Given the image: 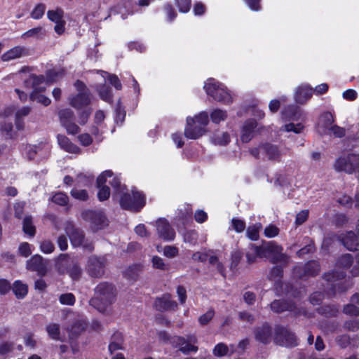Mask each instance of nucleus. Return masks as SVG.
<instances>
[{
	"label": "nucleus",
	"instance_id": "13d9d810",
	"mask_svg": "<svg viewBox=\"0 0 359 359\" xmlns=\"http://www.w3.org/2000/svg\"><path fill=\"white\" fill-rule=\"evenodd\" d=\"M32 246L28 243L25 242L21 243L18 249L20 254L25 257H27L32 252Z\"/></svg>",
	"mask_w": 359,
	"mask_h": 359
},
{
	"label": "nucleus",
	"instance_id": "37998d69",
	"mask_svg": "<svg viewBox=\"0 0 359 359\" xmlns=\"http://www.w3.org/2000/svg\"><path fill=\"white\" fill-rule=\"evenodd\" d=\"M151 264L153 268L161 271H166L169 269V264H166L163 259L158 256H154L151 258Z\"/></svg>",
	"mask_w": 359,
	"mask_h": 359
},
{
	"label": "nucleus",
	"instance_id": "4d7b16f0",
	"mask_svg": "<svg viewBox=\"0 0 359 359\" xmlns=\"http://www.w3.org/2000/svg\"><path fill=\"white\" fill-rule=\"evenodd\" d=\"M99 94L100 97L107 102H110L111 100V90L106 86H102L99 90Z\"/></svg>",
	"mask_w": 359,
	"mask_h": 359
},
{
	"label": "nucleus",
	"instance_id": "680f3d73",
	"mask_svg": "<svg viewBox=\"0 0 359 359\" xmlns=\"http://www.w3.org/2000/svg\"><path fill=\"white\" fill-rule=\"evenodd\" d=\"M163 255L169 258H172L178 255V249L175 246L167 245L163 249Z\"/></svg>",
	"mask_w": 359,
	"mask_h": 359
},
{
	"label": "nucleus",
	"instance_id": "8fccbe9b",
	"mask_svg": "<svg viewBox=\"0 0 359 359\" xmlns=\"http://www.w3.org/2000/svg\"><path fill=\"white\" fill-rule=\"evenodd\" d=\"M140 271V266L135 265L131 267H129L125 271V276L129 279L135 280L138 277Z\"/></svg>",
	"mask_w": 359,
	"mask_h": 359
},
{
	"label": "nucleus",
	"instance_id": "c85d7f7f",
	"mask_svg": "<svg viewBox=\"0 0 359 359\" xmlns=\"http://www.w3.org/2000/svg\"><path fill=\"white\" fill-rule=\"evenodd\" d=\"M46 331L50 339L54 341H63L64 339L61 334L60 325L51 323L46 326Z\"/></svg>",
	"mask_w": 359,
	"mask_h": 359
},
{
	"label": "nucleus",
	"instance_id": "6ab92c4d",
	"mask_svg": "<svg viewBox=\"0 0 359 359\" xmlns=\"http://www.w3.org/2000/svg\"><path fill=\"white\" fill-rule=\"evenodd\" d=\"M26 267L28 270L37 272L40 276L46 273V263L39 255H35L27 260Z\"/></svg>",
	"mask_w": 359,
	"mask_h": 359
},
{
	"label": "nucleus",
	"instance_id": "412c9836",
	"mask_svg": "<svg viewBox=\"0 0 359 359\" xmlns=\"http://www.w3.org/2000/svg\"><path fill=\"white\" fill-rule=\"evenodd\" d=\"M262 151V155L266 157L270 161H280L282 153L280 149L271 144H265L260 146Z\"/></svg>",
	"mask_w": 359,
	"mask_h": 359
},
{
	"label": "nucleus",
	"instance_id": "1a4fd4ad",
	"mask_svg": "<svg viewBox=\"0 0 359 359\" xmlns=\"http://www.w3.org/2000/svg\"><path fill=\"white\" fill-rule=\"evenodd\" d=\"M30 81L32 83L33 91L30 94V100L32 101H36L39 103L44 106H48L50 104V100L42 95L39 94L40 92L43 91L45 90L44 86H39L40 84L43 83L44 81V78L43 76H30Z\"/></svg>",
	"mask_w": 359,
	"mask_h": 359
},
{
	"label": "nucleus",
	"instance_id": "7c9ffc66",
	"mask_svg": "<svg viewBox=\"0 0 359 359\" xmlns=\"http://www.w3.org/2000/svg\"><path fill=\"white\" fill-rule=\"evenodd\" d=\"M344 312L351 316H359V297L354 294L351 298V304L344 308Z\"/></svg>",
	"mask_w": 359,
	"mask_h": 359
},
{
	"label": "nucleus",
	"instance_id": "79ce46f5",
	"mask_svg": "<svg viewBox=\"0 0 359 359\" xmlns=\"http://www.w3.org/2000/svg\"><path fill=\"white\" fill-rule=\"evenodd\" d=\"M353 263V257L351 254L341 256L337 261V267L339 269H347Z\"/></svg>",
	"mask_w": 359,
	"mask_h": 359
},
{
	"label": "nucleus",
	"instance_id": "0eeeda50",
	"mask_svg": "<svg viewBox=\"0 0 359 359\" xmlns=\"http://www.w3.org/2000/svg\"><path fill=\"white\" fill-rule=\"evenodd\" d=\"M74 86L78 91V94L70 97L69 102L74 108L79 109L90 104V93L85 84L80 81H76Z\"/></svg>",
	"mask_w": 359,
	"mask_h": 359
},
{
	"label": "nucleus",
	"instance_id": "a878e982",
	"mask_svg": "<svg viewBox=\"0 0 359 359\" xmlns=\"http://www.w3.org/2000/svg\"><path fill=\"white\" fill-rule=\"evenodd\" d=\"M334 122V116L332 113L325 111L323 113L318 122V128L319 132L325 133L326 130H330Z\"/></svg>",
	"mask_w": 359,
	"mask_h": 359
},
{
	"label": "nucleus",
	"instance_id": "423d86ee",
	"mask_svg": "<svg viewBox=\"0 0 359 359\" xmlns=\"http://www.w3.org/2000/svg\"><path fill=\"white\" fill-rule=\"evenodd\" d=\"M144 196L142 193L135 190L123 193L120 198L121 206L126 210L139 211L144 207Z\"/></svg>",
	"mask_w": 359,
	"mask_h": 359
},
{
	"label": "nucleus",
	"instance_id": "69168bd1",
	"mask_svg": "<svg viewBox=\"0 0 359 359\" xmlns=\"http://www.w3.org/2000/svg\"><path fill=\"white\" fill-rule=\"evenodd\" d=\"M14 349V344L12 342H4L0 344V355H5L12 352Z\"/></svg>",
	"mask_w": 359,
	"mask_h": 359
},
{
	"label": "nucleus",
	"instance_id": "3c124183",
	"mask_svg": "<svg viewBox=\"0 0 359 359\" xmlns=\"http://www.w3.org/2000/svg\"><path fill=\"white\" fill-rule=\"evenodd\" d=\"M59 300L62 304L72 306L75 303V297L72 293H65L60 296Z\"/></svg>",
	"mask_w": 359,
	"mask_h": 359
},
{
	"label": "nucleus",
	"instance_id": "f257e3e1",
	"mask_svg": "<svg viewBox=\"0 0 359 359\" xmlns=\"http://www.w3.org/2000/svg\"><path fill=\"white\" fill-rule=\"evenodd\" d=\"M116 294L114 287L107 283H100L95 289V296L90 300V304L104 313L115 301Z\"/></svg>",
	"mask_w": 359,
	"mask_h": 359
},
{
	"label": "nucleus",
	"instance_id": "2eb2a0df",
	"mask_svg": "<svg viewBox=\"0 0 359 359\" xmlns=\"http://www.w3.org/2000/svg\"><path fill=\"white\" fill-rule=\"evenodd\" d=\"M105 259L92 256L88 259L87 271L92 277H101L104 273Z\"/></svg>",
	"mask_w": 359,
	"mask_h": 359
},
{
	"label": "nucleus",
	"instance_id": "c03bdc74",
	"mask_svg": "<svg viewBox=\"0 0 359 359\" xmlns=\"http://www.w3.org/2000/svg\"><path fill=\"white\" fill-rule=\"evenodd\" d=\"M46 9V6L45 4H38L31 12L30 15L34 20H39L43 16Z\"/></svg>",
	"mask_w": 359,
	"mask_h": 359
},
{
	"label": "nucleus",
	"instance_id": "c9c22d12",
	"mask_svg": "<svg viewBox=\"0 0 359 359\" xmlns=\"http://www.w3.org/2000/svg\"><path fill=\"white\" fill-rule=\"evenodd\" d=\"M65 74V71L62 68H53L47 72V81L55 82L61 79Z\"/></svg>",
	"mask_w": 359,
	"mask_h": 359
},
{
	"label": "nucleus",
	"instance_id": "5fc2aeb1",
	"mask_svg": "<svg viewBox=\"0 0 359 359\" xmlns=\"http://www.w3.org/2000/svg\"><path fill=\"white\" fill-rule=\"evenodd\" d=\"M253 248H261L260 246H256L255 245H251L249 247L248 251L246 253V258L248 260V262L249 264L254 263L257 257L262 258L261 255H257V253L253 252Z\"/></svg>",
	"mask_w": 359,
	"mask_h": 359
},
{
	"label": "nucleus",
	"instance_id": "cd10ccee",
	"mask_svg": "<svg viewBox=\"0 0 359 359\" xmlns=\"http://www.w3.org/2000/svg\"><path fill=\"white\" fill-rule=\"evenodd\" d=\"M86 327V322L85 319L79 317L72 323L71 327L68 328L70 337H76L81 334Z\"/></svg>",
	"mask_w": 359,
	"mask_h": 359
},
{
	"label": "nucleus",
	"instance_id": "09e8293b",
	"mask_svg": "<svg viewBox=\"0 0 359 359\" xmlns=\"http://www.w3.org/2000/svg\"><path fill=\"white\" fill-rule=\"evenodd\" d=\"M229 352V348L227 346L223 343H219L217 344L214 349L213 353L215 355L218 357H222L227 355Z\"/></svg>",
	"mask_w": 359,
	"mask_h": 359
},
{
	"label": "nucleus",
	"instance_id": "e2e57ef3",
	"mask_svg": "<svg viewBox=\"0 0 359 359\" xmlns=\"http://www.w3.org/2000/svg\"><path fill=\"white\" fill-rule=\"evenodd\" d=\"M77 139L79 143L84 147L90 145L93 142V138L88 133L81 134L77 137Z\"/></svg>",
	"mask_w": 359,
	"mask_h": 359
},
{
	"label": "nucleus",
	"instance_id": "dca6fc26",
	"mask_svg": "<svg viewBox=\"0 0 359 359\" xmlns=\"http://www.w3.org/2000/svg\"><path fill=\"white\" fill-rule=\"evenodd\" d=\"M111 177V171L105 170L97 179V187L99 189L97 197L101 201L107 200L110 196L109 188L104 185V184L107 182V177Z\"/></svg>",
	"mask_w": 359,
	"mask_h": 359
},
{
	"label": "nucleus",
	"instance_id": "393cba45",
	"mask_svg": "<svg viewBox=\"0 0 359 359\" xmlns=\"http://www.w3.org/2000/svg\"><path fill=\"white\" fill-rule=\"evenodd\" d=\"M255 335L257 341L263 344H268L271 341V328L267 325H264L256 329Z\"/></svg>",
	"mask_w": 359,
	"mask_h": 359
},
{
	"label": "nucleus",
	"instance_id": "bb28decb",
	"mask_svg": "<svg viewBox=\"0 0 359 359\" xmlns=\"http://www.w3.org/2000/svg\"><path fill=\"white\" fill-rule=\"evenodd\" d=\"M313 89L307 86L302 85L298 87L295 93L296 101L303 104L306 102L312 95Z\"/></svg>",
	"mask_w": 359,
	"mask_h": 359
},
{
	"label": "nucleus",
	"instance_id": "b1692460",
	"mask_svg": "<svg viewBox=\"0 0 359 359\" xmlns=\"http://www.w3.org/2000/svg\"><path fill=\"white\" fill-rule=\"evenodd\" d=\"M257 127L255 121L251 119L245 122L241 130V139L243 142H248L254 136L255 128Z\"/></svg>",
	"mask_w": 359,
	"mask_h": 359
},
{
	"label": "nucleus",
	"instance_id": "f8f14e48",
	"mask_svg": "<svg viewBox=\"0 0 359 359\" xmlns=\"http://www.w3.org/2000/svg\"><path fill=\"white\" fill-rule=\"evenodd\" d=\"M65 231L69 237L72 245L75 247L82 246L89 250L93 249L92 244L87 243L84 241L83 233L81 231L74 229V226L71 223L67 224Z\"/></svg>",
	"mask_w": 359,
	"mask_h": 359
},
{
	"label": "nucleus",
	"instance_id": "9b49d317",
	"mask_svg": "<svg viewBox=\"0 0 359 359\" xmlns=\"http://www.w3.org/2000/svg\"><path fill=\"white\" fill-rule=\"evenodd\" d=\"M58 115L62 126L69 135H75L79 132V127L74 123V115L71 109H62Z\"/></svg>",
	"mask_w": 359,
	"mask_h": 359
},
{
	"label": "nucleus",
	"instance_id": "c756f323",
	"mask_svg": "<svg viewBox=\"0 0 359 359\" xmlns=\"http://www.w3.org/2000/svg\"><path fill=\"white\" fill-rule=\"evenodd\" d=\"M25 48L22 46H15L8 50L1 55V60L4 62H8L17 58H20L25 53Z\"/></svg>",
	"mask_w": 359,
	"mask_h": 359
},
{
	"label": "nucleus",
	"instance_id": "ea45409f",
	"mask_svg": "<svg viewBox=\"0 0 359 359\" xmlns=\"http://www.w3.org/2000/svg\"><path fill=\"white\" fill-rule=\"evenodd\" d=\"M22 229L25 233L34 236L36 232L35 226L33 225L32 218L26 217L23 220Z\"/></svg>",
	"mask_w": 359,
	"mask_h": 359
},
{
	"label": "nucleus",
	"instance_id": "4be33fe9",
	"mask_svg": "<svg viewBox=\"0 0 359 359\" xmlns=\"http://www.w3.org/2000/svg\"><path fill=\"white\" fill-rule=\"evenodd\" d=\"M155 306L158 310L163 311L175 309L177 306V304L171 299L170 294H166L162 297L156 299Z\"/></svg>",
	"mask_w": 359,
	"mask_h": 359
},
{
	"label": "nucleus",
	"instance_id": "052dcab7",
	"mask_svg": "<svg viewBox=\"0 0 359 359\" xmlns=\"http://www.w3.org/2000/svg\"><path fill=\"white\" fill-rule=\"evenodd\" d=\"M279 229L276 226L270 224L264 229V236L267 238H273L278 234Z\"/></svg>",
	"mask_w": 359,
	"mask_h": 359
},
{
	"label": "nucleus",
	"instance_id": "603ef678",
	"mask_svg": "<svg viewBox=\"0 0 359 359\" xmlns=\"http://www.w3.org/2000/svg\"><path fill=\"white\" fill-rule=\"evenodd\" d=\"M71 195L74 198L80 201H86L88 197V193L86 190L79 189L76 188H74L71 191Z\"/></svg>",
	"mask_w": 359,
	"mask_h": 359
},
{
	"label": "nucleus",
	"instance_id": "4c0bfd02",
	"mask_svg": "<svg viewBox=\"0 0 359 359\" xmlns=\"http://www.w3.org/2000/svg\"><path fill=\"white\" fill-rule=\"evenodd\" d=\"M112 339L113 341L109 345V351L111 353L123 348V339L121 334H114Z\"/></svg>",
	"mask_w": 359,
	"mask_h": 359
},
{
	"label": "nucleus",
	"instance_id": "864d4df0",
	"mask_svg": "<svg viewBox=\"0 0 359 359\" xmlns=\"http://www.w3.org/2000/svg\"><path fill=\"white\" fill-rule=\"evenodd\" d=\"M39 147L36 145H27L25 147V153L27 157L30 160L34 158L36 154L39 152Z\"/></svg>",
	"mask_w": 359,
	"mask_h": 359
},
{
	"label": "nucleus",
	"instance_id": "4468645a",
	"mask_svg": "<svg viewBox=\"0 0 359 359\" xmlns=\"http://www.w3.org/2000/svg\"><path fill=\"white\" fill-rule=\"evenodd\" d=\"M345 275L344 271L339 272L337 271H333L331 273L324 275V278L327 282V287H330L334 294L337 292H342L347 289L346 287H343L341 285V280L345 277Z\"/></svg>",
	"mask_w": 359,
	"mask_h": 359
},
{
	"label": "nucleus",
	"instance_id": "72a5a7b5",
	"mask_svg": "<svg viewBox=\"0 0 359 359\" xmlns=\"http://www.w3.org/2000/svg\"><path fill=\"white\" fill-rule=\"evenodd\" d=\"M262 229V224L259 222L255 223L248 226L246 231V235L248 238L252 241H257L259 238V231Z\"/></svg>",
	"mask_w": 359,
	"mask_h": 359
},
{
	"label": "nucleus",
	"instance_id": "de8ad7c7",
	"mask_svg": "<svg viewBox=\"0 0 359 359\" xmlns=\"http://www.w3.org/2000/svg\"><path fill=\"white\" fill-rule=\"evenodd\" d=\"M52 201L59 205H65L69 201V197L64 193H56L52 197Z\"/></svg>",
	"mask_w": 359,
	"mask_h": 359
},
{
	"label": "nucleus",
	"instance_id": "a211bd4d",
	"mask_svg": "<svg viewBox=\"0 0 359 359\" xmlns=\"http://www.w3.org/2000/svg\"><path fill=\"white\" fill-rule=\"evenodd\" d=\"M338 240L348 250L355 251L359 249V238L352 231L341 233Z\"/></svg>",
	"mask_w": 359,
	"mask_h": 359
},
{
	"label": "nucleus",
	"instance_id": "774afa93",
	"mask_svg": "<svg viewBox=\"0 0 359 359\" xmlns=\"http://www.w3.org/2000/svg\"><path fill=\"white\" fill-rule=\"evenodd\" d=\"M24 343L26 346L34 348L36 346V341L34 338V334L28 333L24 337Z\"/></svg>",
	"mask_w": 359,
	"mask_h": 359
},
{
	"label": "nucleus",
	"instance_id": "7ed1b4c3",
	"mask_svg": "<svg viewBox=\"0 0 359 359\" xmlns=\"http://www.w3.org/2000/svg\"><path fill=\"white\" fill-rule=\"evenodd\" d=\"M261 248H253V252L261 255L262 257L268 258L273 263H287L289 257L282 252L283 248L273 241L268 242Z\"/></svg>",
	"mask_w": 359,
	"mask_h": 359
},
{
	"label": "nucleus",
	"instance_id": "49530a36",
	"mask_svg": "<svg viewBox=\"0 0 359 359\" xmlns=\"http://www.w3.org/2000/svg\"><path fill=\"white\" fill-rule=\"evenodd\" d=\"M48 18L56 23L62 20L63 12L60 9L50 10L47 12Z\"/></svg>",
	"mask_w": 359,
	"mask_h": 359
},
{
	"label": "nucleus",
	"instance_id": "2f4dec72",
	"mask_svg": "<svg viewBox=\"0 0 359 359\" xmlns=\"http://www.w3.org/2000/svg\"><path fill=\"white\" fill-rule=\"evenodd\" d=\"M211 142L215 145L225 146L230 142V137L226 132L216 133L211 137Z\"/></svg>",
	"mask_w": 359,
	"mask_h": 359
},
{
	"label": "nucleus",
	"instance_id": "58836bf2",
	"mask_svg": "<svg viewBox=\"0 0 359 359\" xmlns=\"http://www.w3.org/2000/svg\"><path fill=\"white\" fill-rule=\"evenodd\" d=\"M226 117V111L218 109L213 110L210 114L211 121L215 123H219L221 121H224Z\"/></svg>",
	"mask_w": 359,
	"mask_h": 359
},
{
	"label": "nucleus",
	"instance_id": "ddd939ff",
	"mask_svg": "<svg viewBox=\"0 0 359 359\" xmlns=\"http://www.w3.org/2000/svg\"><path fill=\"white\" fill-rule=\"evenodd\" d=\"M276 344L284 346H294L297 345L295 335L284 327H277L274 337Z\"/></svg>",
	"mask_w": 359,
	"mask_h": 359
},
{
	"label": "nucleus",
	"instance_id": "f3484780",
	"mask_svg": "<svg viewBox=\"0 0 359 359\" xmlns=\"http://www.w3.org/2000/svg\"><path fill=\"white\" fill-rule=\"evenodd\" d=\"M156 229L158 236L166 241H172L175 237V232L165 219L156 221Z\"/></svg>",
	"mask_w": 359,
	"mask_h": 359
},
{
	"label": "nucleus",
	"instance_id": "39448f33",
	"mask_svg": "<svg viewBox=\"0 0 359 359\" xmlns=\"http://www.w3.org/2000/svg\"><path fill=\"white\" fill-rule=\"evenodd\" d=\"M159 337L165 341L171 344L173 346L179 347L180 351L183 353L188 354L191 351L196 352L198 350V347L194 346L197 342V339L194 335H190L186 339L178 336L168 337L165 332H161Z\"/></svg>",
	"mask_w": 359,
	"mask_h": 359
},
{
	"label": "nucleus",
	"instance_id": "e433bc0d",
	"mask_svg": "<svg viewBox=\"0 0 359 359\" xmlns=\"http://www.w3.org/2000/svg\"><path fill=\"white\" fill-rule=\"evenodd\" d=\"M320 270L318 262L316 261H311L308 262L304 266V274L308 276H315Z\"/></svg>",
	"mask_w": 359,
	"mask_h": 359
},
{
	"label": "nucleus",
	"instance_id": "a18cd8bd",
	"mask_svg": "<svg viewBox=\"0 0 359 359\" xmlns=\"http://www.w3.org/2000/svg\"><path fill=\"white\" fill-rule=\"evenodd\" d=\"M304 126L302 123H297L294 124L293 123H290L287 124H285L283 127L280 128V131H285V132H293L294 133H300L303 130Z\"/></svg>",
	"mask_w": 359,
	"mask_h": 359
},
{
	"label": "nucleus",
	"instance_id": "aec40b11",
	"mask_svg": "<svg viewBox=\"0 0 359 359\" xmlns=\"http://www.w3.org/2000/svg\"><path fill=\"white\" fill-rule=\"evenodd\" d=\"M271 309L276 313H280L285 311H293L295 314H302L304 311L297 310L293 303L284 300H275L271 304Z\"/></svg>",
	"mask_w": 359,
	"mask_h": 359
},
{
	"label": "nucleus",
	"instance_id": "338daca9",
	"mask_svg": "<svg viewBox=\"0 0 359 359\" xmlns=\"http://www.w3.org/2000/svg\"><path fill=\"white\" fill-rule=\"evenodd\" d=\"M40 249L43 253L48 254L53 252L54 245L52 242L49 241H44L41 243Z\"/></svg>",
	"mask_w": 359,
	"mask_h": 359
},
{
	"label": "nucleus",
	"instance_id": "6e6d98bb",
	"mask_svg": "<svg viewBox=\"0 0 359 359\" xmlns=\"http://www.w3.org/2000/svg\"><path fill=\"white\" fill-rule=\"evenodd\" d=\"M231 226L237 233H241L245 229V223L239 219L233 218L231 219Z\"/></svg>",
	"mask_w": 359,
	"mask_h": 359
},
{
	"label": "nucleus",
	"instance_id": "20e7f679",
	"mask_svg": "<svg viewBox=\"0 0 359 359\" xmlns=\"http://www.w3.org/2000/svg\"><path fill=\"white\" fill-rule=\"evenodd\" d=\"M204 89L206 93L216 101L226 104L232 102L231 95L226 90V87L214 79H207L205 82Z\"/></svg>",
	"mask_w": 359,
	"mask_h": 359
},
{
	"label": "nucleus",
	"instance_id": "a19ab883",
	"mask_svg": "<svg viewBox=\"0 0 359 359\" xmlns=\"http://www.w3.org/2000/svg\"><path fill=\"white\" fill-rule=\"evenodd\" d=\"M30 110H31V109L29 107H23L21 109H20L19 110H18V111L15 114V118H16L15 125H16V128L20 130L23 128V125L20 122V119L22 117L27 116L29 114Z\"/></svg>",
	"mask_w": 359,
	"mask_h": 359
},
{
	"label": "nucleus",
	"instance_id": "6e6552de",
	"mask_svg": "<svg viewBox=\"0 0 359 359\" xmlns=\"http://www.w3.org/2000/svg\"><path fill=\"white\" fill-rule=\"evenodd\" d=\"M83 219L90 223L93 231L102 229L108 225L105 215L102 211L86 210L82 213Z\"/></svg>",
	"mask_w": 359,
	"mask_h": 359
},
{
	"label": "nucleus",
	"instance_id": "bf43d9fd",
	"mask_svg": "<svg viewBox=\"0 0 359 359\" xmlns=\"http://www.w3.org/2000/svg\"><path fill=\"white\" fill-rule=\"evenodd\" d=\"M175 2L180 12L187 13L189 11L191 0H175Z\"/></svg>",
	"mask_w": 359,
	"mask_h": 359
},
{
	"label": "nucleus",
	"instance_id": "473e14b6",
	"mask_svg": "<svg viewBox=\"0 0 359 359\" xmlns=\"http://www.w3.org/2000/svg\"><path fill=\"white\" fill-rule=\"evenodd\" d=\"M46 35V30L42 27H36L29 29L23 33L21 37L24 39L30 37H35L37 39H43Z\"/></svg>",
	"mask_w": 359,
	"mask_h": 359
},
{
	"label": "nucleus",
	"instance_id": "5701e85b",
	"mask_svg": "<svg viewBox=\"0 0 359 359\" xmlns=\"http://www.w3.org/2000/svg\"><path fill=\"white\" fill-rule=\"evenodd\" d=\"M57 139L60 147L65 151L75 154H81V149L77 145L72 142L66 136L63 135H58Z\"/></svg>",
	"mask_w": 359,
	"mask_h": 359
},
{
	"label": "nucleus",
	"instance_id": "9d476101",
	"mask_svg": "<svg viewBox=\"0 0 359 359\" xmlns=\"http://www.w3.org/2000/svg\"><path fill=\"white\" fill-rule=\"evenodd\" d=\"M57 269L60 273H68L74 280L78 279L81 273L80 267L77 264L70 262L68 257L65 255L60 257L57 262Z\"/></svg>",
	"mask_w": 359,
	"mask_h": 359
},
{
	"label": "nucleus",
	"instance_id": "f03ea898",
	"mask_svg": "<svg viewBox=\"0 0 359 359\" xmlns=\"http://www.w3.org/2000/svg\"><path fill=\"white\" fill-rule=\"evenodd\" d=\"M209 123L208 114L202 111L194 118L187 117L184 128V135L188 139L196 140L206 133V126Z\"/></svg>",
	"mask_w": 359,
	"mask_h": 359
},
{
	"label": "nucleus",
	"instance_id": "0e129e2a",
	"mask_svg": "<svg viewBox=\"0 0 359 359\" xmlns=\"http://www.w3.org/2000/svg\"><path fill=\"white\" fill-rule=\"evenodd\" d=\"M215 312L213 310L210 309L205 313L199 317L198 321L200 324L206 325L214 316Z\"/></svg>",
	"mask_w": 359,
	"mask_h": 359
},
{
	"label": "nucleus",
	"instance_id": "f704fd0d",
	"mask_svg": "<svg viewBox=\"0 0 359 359\" xmlns=\"http://www.w3.org/2000/svg\"><path fill=\"white\" fill-rule=\"evenodd\" d=\"M13 290L18 298L22 299L27 294V286L21 281L16 280L14 283Z\"/></svg>",
	"mask_w": 359,
	"mask_h": 359
}]
</instances>
